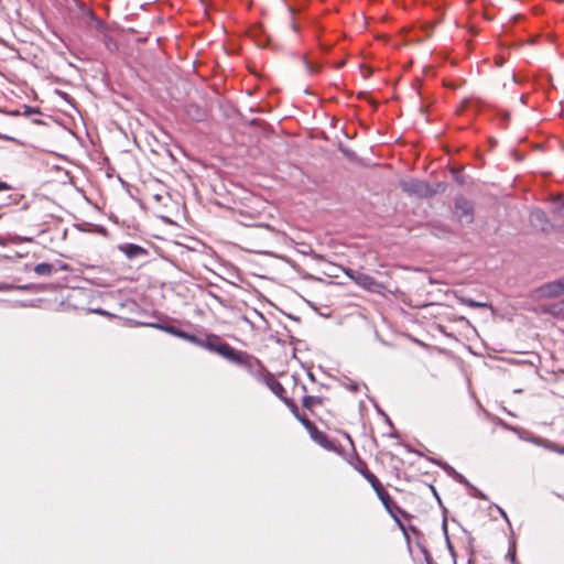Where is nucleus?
<instances>
[{
	"label": "nucleus",
	"instance_id": "1",
	"mask_svg": "<svg viewBox=\"0 0 564 564\" xmlns=\"http://www.w3.org/2000/svg\"><path fill=\"white\" fill-rule=\"evenodd\" d=\"M301 423L306 429L314 443L325 451L343 455L344 449L341 445L329 438L328 435L321 431L311 420H301Z\"/></svg>",
	"mask_w": 564,
	"mask_h": 564
},
{
	"label": "nucleus",
	"instance_id": "2",
	"mask_svg": "<svg viewBox=\"0 0 564 564\" xmlns=\"http://www.w3.org/2000/svg\"><path fill=\"white\" fill-rule=\"evenodd\" d=\"M215 350L229 361L235 362L237 365L246 366L248 368H251L252 365L257 361L249 354L241 350H237L227 343L219 344L215 348Z\"/></svg>",
	"mask_w": 564,
	"mask_h": 564
},
{
	"label": "nucleus",
	"instance_id": "3",
	"mask_svg": "<svg viewBox=\"0 0 564 564\" xmlns=\"http://www.w3.org/2000/svg\"><path fill=\"white\" fill-rule=\"evenodd\" d=\"M400 187L403 192L414 194L420 197H431L436 194V191L433 189L430 184L414 178L402 180L400 182Z\"/></svg>",
	"mask_w": 564,
	"mask_h": 564
},
{
	"label": "nucleus",
	"instance_id": "4",
	"mask_svg": "<svg viewBox=\"0 0 564 564\" xmlns=\"http://www.w3.org/2000/svg\"><path fill=\"white\" fill-rule=\"evenodd\" d=\"M454 215L462 224H471L474 221V207L464 197L455 200Z\"/></svg>",
	"mask_w": 564,
	"mask_h": 564
},
{
	"label": "nucleus",
	"instance_id": "5",
	"mask_svg": "<svg viewBox=\"0 0 564 564\" xmlns=\"http://www.w3.org/2000/svg\"><path fill=\"white\" fill-rule=\"evenodd\" d=\"M533 297L536 300L551 299L563 295V289L560 280L547 282L533 290Z\"/></svg>",
	"mask_w": 564,
	"mask_h": 564
},
{
	"label": "nucleus",
	"instance_id": "6",
	"mask_svg": "<svg viewBox=\"0 0 564 564\" xmlns=\"http://www.w3.org/2000/svg\"><path fill=\"white\" fill-rule=\"evenodd\" d=\"M347 276H349L357 285L364 288L368 291L378 292L381 289V284L378 283L372 276L355 271V270H347L346 271Z\"/></svg>",
	"mask_w": 564,
	"mask_h": 564
},
{
	"label": "nucleus",
	"instance_id": "7",
	"mask_svg": "<svg viewBox=\"0 0 564 564\" xmlns=\"http://www.w3.org/2000/svg\"><path fill=\"white\" fill-rule=\"evenodd\" d=\"M370 486L373 489V491L376 492L378 499L382 503L386 511L391 509V507L395 503V501L390 496V494L387 491V489L384 488L382 482L379 480V478L377 480H375Z\"/></svg>",
	"mask_w": 564,
	"mask_h": 564
},
{
	"label": "nucleus",
	"instance_id": "8",
	"mask_svg": "<svg viewBox=\"0 0 564 564\" xmlns=\"http://www.w3.org/2000/svg\"><path fill=\"white\" fill-rule=\"evenodd\" d=\"M389 516L394 520L399 529L402 531V533L408 536L406 528L402 521V519L409 520L411 518V514L408 513L405 510H403L401 507L397 505V502L387 511Z\"/></svg>",
	"mask_w": 564,
	"mask_h": 564
},
{
	"label": "nucleus",
	"instance_id": "9",
	"mask_svg": "<svg viewBox=\"0 0 564 564\" xmlns=\"http://www.w3.org/2000/svg\"><path fill=\"white\" fill-rule=\"evenodd\" d=\"M530 223L542 231H546L551 227L546 214L542 209H535L530 214Z\"/></svg>",
	"mask_w": 564,
	"mask_h": 564
},
{
	"label": "nucleus",
	"instance_id": "10",
	"mask_svg": "<svg viewBox=\"0 0 564 564\" xmlns=\"http://www.w3.org/2000/svg\"><path fill=\"white\" fill-rule=\"evenodd\" d=\"M352 467L364 476V478L371 485L378 477L371 473L368 468L367 463L361 459L359 456L356 457L355 462L350 463Z\"/></svg>",
	"mask_w": 564,
	"mask_h": 564
},
{
	"label": "nucleus",
	"instance_id": "11",
	"mask_svg": "<svg viewBox=\"0 0 564 564\" xmlns=\"http://www.w3.org/2000/svg\"><path fill=\"white\" fill-rule=\"evenodd\" d=\"M118 248L129 259L142 257L148 253V251L143 247L134 245V243L120 245Z\"/></svg>",
	"mask_w": 564,
	"mask_h": 564
},
{
	"label": "nucleus",
	"instance_id": "12",
	"mask_svg": "<svg viewBox=\"0 0 564 564\" xmlns=\"http://www.w3.org/2000/svg\"><path fill=\"white\" fill-rule=\"evenodd\" d=\"M324 398L315 395H305L302 400L303 406L311 413H314L316 406L323 405Z\"/></svg>",
	"mask_w": 564,
	"mask_h": 564
},
{
	"label": "nucleus",
	"instance_id": "13",
	"mask_svg": "<svg viewBox=\"0 0 564 564\" xmlns=\"http://www.w3.org/2000/svg\"><path fill=\"white\" fill-rule=\"evenodd\" d=\"M535 444L539 445V446H542L549 451H552V452H555V453H558V454H563L564 455V447L556 444V443H553L551 441H547V440H543V438H538L535 441Z\"/></svg>",
	"mask_w": 564,
	"mask_h": 564
},
{
	"label": "nucleus",
	"instance_id": "14",
	"mask_svg": "<svg viewBox=\"0 0 564 564\" xmlns=\"http://www.w3.org/2000/svg\"><path fill=\"white\" fill-rule=\"evenodd\" d=\"M268 386L271 389V391L281 400L286 399V397L284 395L285 389L278 380H275L274 378H270L268 380Z\"/></svg>",
	"mask_w": 564,
	"mask_h": 564
},
{
	"label": "nucleus",
	"instance_id": "15",
	"mask_svg": "<svg viewBox=\"0 0 564 564\" xmlns=\"http://www.w3.org/2000/svg\"><path fill=\"white\" fill-rule=\"evenodd\" d=\"M545 312L555 317H564V300L550 304Z\"/></svg>",
	"mask_w": 564,
	"mask_h": 564
},
{
	"label": "nucleus",
	"instance_id": "16",
	"mask_svg": "<svg viewBox=\"0 0 564 564\" xmlns=\"http://www.w3.org/2000/svg\"><path fill=\"white\" fill-rule=\"evenodd\" d=\"M34 272L39 275H51L53 273V265L46 262L39 263L34 267Z\"/></svg>",
	"mask_w": 564,
	"mask_h": 564
},
{
	"label": "nucleus",
	"instance_id": "17",
	"mask_svg": "<svg viewBox=\"0 0 564 564\" xmlns=\"http://www.w3.org/2000/svg\"><path fill=\"white\" fill-rule=\"evenodd\" d=\"M283 402L288 405V408L291 410L293 415L301 422V420H310L305 415H301L299 412V408L295 404V402L289 398L284 399Z\"/></svg>",
	"mask_w": 564,
	"mask_h": 564
},
{
	"label": "nucleus",
	"instance_id": "18",
	"mask_svg": "<svg viewBox=\"0 0 564 564\" xmlns=\"http://www.w3.org/2000/svg\"><path fill=\"white\" fill-rule=\"evenodd\" d=\"M457 300L460 304L469 306V307H488L489 305L484 302H477L471 299H467L464 296H457Z\"/></svg>",
	"mask_w": 564,
	"mask_h": 564
},
{
	"label": "nucleus",
	"instance_id": "19",
	"mask_svg": "<svg viewBox=\"0 0 564 564\" xmlns=\"http://www.w3.org/2000/svg\"><path fill=\"white\" fill-rule=\"evenodd\" d=\"M23 113L25 116H31L32 113H39V110L34 109L32 107H29V106H24V112Z\"/></svg>",
	"mask_w": 564,
	"mask_h": 564
},
{
	"label": "nucleus",
	"instance_id": "20",
	"mask_svg": "<svg viewBox=\"0 0 564 564\" xmlns=\"http://www.w3.org/2000/svg\"><path fill=\"white\" fill-rule=\"evenodd\" d=\"M12 187L6 182L0 181V192L10 191Z\"/></svg>",
	"mask_w": 564,
	"mask_h": 564
},
{
	"label": "nucleus",
	"instance_id": "21",
	"mask_svg": "<svg viewBox=\"0 0 564 564\" xmlns=\"http://www.w3.org/2000/svg\"><path fill=\"white\" fill-rule=\"evenodd\" d=\"M171 333H175L176 334V332L173 328H171ZM177 335L183 337V338H188V336L185 333H183V332H177Z\"/></svg>",
	"mask_w": 564,
	"mask_h": 564
},
{
	"label": "nucleus",
	"instance_id": "22",
	"mask_svg": "<svg viewBox=\"0 0 564 564\" xmlns=\"http://www.w3.org/2000/svg\"><path fill=\"white\" fill-rule=\"evenodd\" d=\"M558 280H560V282H561V286H562V289H563V293H564V276H563V278H561V279H558Z\"/></svg>",
	"mask_w": 564,
	"mask_h": 564
},
{
	"label": "nucleus",
	"instance_id": "23",
	"mask_svg": "<svg viewBox=\"0 0 564 564\" xmlns=\"http://www.w3.org/2000/svg\"><path fill=\"white\" fill-rule=\"evenodd\" d=\"M307 68H308V72H310V73L315 72V70H314L310 65H307Z\"/></svg>",
	"mask_w": 564,
	"mask_h": 564
},
{
	"label": "nucleus",
	"instance_id": "24",
	"mask_svg": "<svg viewBox=\"0 0 564 564\" xmlns=\"http://www.w3.org/2000/svg\"><path fill=\"white\" fill-rule=\"evenodd\" d=\"M291 26H292V29H293L294 31H296V30H297V29H296V25H295L294 23H292V24H291Z\"/></svg>",
	"mask_w": 564,
	"mask_h": 564
},
{
	"label": "nucleus",
	"instance_id": "25",
	"mask_svg": "<svg viewBox=\"0 0 564 564\" xmlns=\"http://www.w3.org/2000/svg\"><path fill=\"white\" fill-rule=\"evenodd\" d=\"M345 435H346V437L351 442V437H350V435H349V434H347V433H346Z\"/></svg>",
	"mask_w": 564,
	"mask_h": 564
}]
</instances>
